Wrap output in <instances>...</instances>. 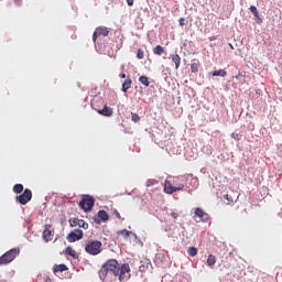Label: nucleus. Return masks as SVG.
<instances>
[{
  "instance_id": "obj_18",
  "label": "nucleus",
  "mask_w": 282,
  "mask_h": 282,
  "mask_svg": "<svg viewBox=\"0 0 282 282\" xmlns=\"http://www.w3.org/2000/svg\"><path fill=\"white\" fill-rule=\"evenodd\" d=\"M215 263H217V258L215 256H213V254H209L207 257V265L209 268H213V265H215Z\"/></svg>"
},
{
  "instance_id": "obj_1",
  "label": "nucleus",
  "mask_w": 282,
  "mask_h": 282,
  "mask_svg": "<svg viewBox=\"0 0 282 282\" xmlns=\"http://www.w3.org/2000/svg\"><path fill=\"white\" fill-rule=\"evenodd\" d=\"M109 273L113 274V276H118L120 282H128L131 279V267H129V263H123L120 267L118 260L109 259L99 270L100 280L105 281Z\"/></svg>"
},
{
  "instance_id": "obj_16",
  "label": "nucleus",
  "mask_w": 282,
  "mask_h": 282,
  "mask_svg": "<svg viewBox=\"0 0 282 282\" xmlns=\"http://www.w3.org/2000/svg\"><path fill=\"white\" fill-rule=\"evenodd\" d=\"M171 58L175 64V69H180V65H182V57H180V54H172Z\"/></svg>"
},
{
  "instance_id": "obj_6",
  "label": "nucleus",
  "mask_w": 282,
  "mask_h": 282,
  "mask_svg": "<svg viewBox=\"0 0 282 282\" xmlns=\"http://www.w3.org/2000/svg\"><path fill=\"white\" fill-rule=\"evenodd\" d=\"M15 202H19L22 206H25L29 202H32V189L25 188L24 192L15 197Z\"/></svg>"
},
{
  "instance_id": "obj_39",
  "label": "nucleus",
  "mask_w": 282,
  "mask_h": 282,
  "mask_svg": "<svg viewBox=\"0 0 282 282\" xmlns=\"http://www.w3.org/2000/svg\"><path fill=\"white\" fill-rule=\"evenodd\" d=\"M239 76H241V74H238L235 78H236V80H238L239 79Z\"/></svg>"
},
{
  "instance_id": "obj_5",
  "label": "nucleus",
  "mask_w": 282,
  "mask_h": 282,
  "mask_svg": "<svg viewBox=\"0 0 282 282\" xmlns=\"http://www.w3.org/2000/svg\"><path fill=\"white\" fill-rule=\"evenodd\" d=\"M193 219L196 224H199L200 221H203V224H208V221L210 220V216L200 207H196L194 208Z\"/></svg>"
},
{
  "instance_id": "obj_7",
  "label": "nucleus",
  "mask_w": 282,
  "mask_h": 282,
  "mask_svg": "<svg viewBox=\"0 0 282 282\" xmlns=\"http://www.w3.org/2000/svg\"><path fill=\"white\" fill-rule=\"evenodd\" d=\"M42 238L45 241V243H50L52 239H54V229L52 228V225L46 224L44 226V230L42 232Z\"/></svg>"
},
{
  "instance_id": "obj_8",
  "label": "nucleus",
  "mask_w": 282,
  "mask_h": 282,
  "mask_svg": "<svg viewBox=\"0 0 282 282\" xmlns=\"http://www.w3.org/2000/svg\"><path fill=\"white\" fill-rule=\"evenodd\" d=\"M177 191H184V184H180L177 187H175L170 181H165L164 193L167 195H173V193H177Z\"/></svg>"
},
{
  "instance_id": "obj_25",
  "label": "nucleus",
  "mask_w": 282,
  "mask_h": 282,
  "mask_svg": "<svg viewBox=\"0 0 282 282\" xmlns=\"http://www.w3.org/2000/svg\"><path fill=\"white\" fill-rule=\"evenodd\" d=\"M66 254L76 259V250H74L72 247L66 248Z\"/></svg>"
},
{
  "instance_id": "obj_24",
  "label": "nucleus",
  "mask_w": 282,
  "mask_h": 282,
  "mask_svg": "<svg viewBox=\"0 0 282 282\" xmlns=\"http://www.w3.org/2000/svg\"><path fill=\"white\" fill-rule=\"evenodd\" d=\"M187 254L189 257H197V248L195 247H189L188 250H187Z\"/></svg>"
},
{
  "instance_id": "obj_19",
  "label": "nucleus",
  "mask_w": 282,
  "mask_h": 282,
  "mask_svg": "<svg viewBox=\"0 0 282 282\" xmlns=\"http://www.w3.org/2000/svg\"><path fill=\"white\" fill-rule=\"evenodd\" d=\"M153 54H155V56H162V54H164V48L162 47V45H156L153 48Z\"/></svg>"
},
{
  "instance_id": "obj_37",
  "label": "nucleus",
  "mask_w": 282,
  "mask_h": 282,
  "mask_svg": "<svg viewBox=\"0 0 282 282\" xmlns=\"http://www.w3.org/2000/svg\"><path fill=\"white\" fill-rule=\"evenodd\" d=\"M120 78H127V74H124V73L121 74V75H120Z\"/></svg>"
},
{
  "instance_id": "obj_36",
  "label": "nucleus",
  "mask_w": 282,
  "mask_h": 282,
  "mask_svg": "<svg viewBox=\"0 0 282 282\" xmlns=\"http://www.w3.org/2000/svg\"><path fill=\"white\" fill-rule=\"evenodd\" d=\"M209 41H217V36H215V35H214V36H210V37H209Z\"/></svg>"
},
{
  "instance_id": "obj_35",
  "label": "nucleus",
  "mask_w": 282,
  "mask_h": 282,
  "mask_svg": "<svg viewBox=\"0 0 282 282\" xmlns=\"http://www.w3.org/2000/svg\"><path fill=\"white\" fill-rule=\"evenodd\" d=\"M134 0H127L128 6H133Z\"/></svg>"
},
{
  "instance_id": "obj_12",
  "label": "nucleus",
  "mask_w": 282,
  "mask_h": 282,
  "mask_svg": "<svg viewBox=\"0 0 282 282\" xmlns=\"http://www.w3.org/2000/svg\"><path fill=\"white\" fill-rule=\"evenodd\" d=\"M93 219L97 224H102V221H109V214L106 210H99Z\"/></svg>"
},
{
  "instance_id": "obj_10",
  "label": "nucleus",
  "mask_w": 282,
  "mask_h": 282,
  "mask_svg": "<svg viewBox=\"0 0 282 282\" xmlns=\"http://www.w3.org/2000/svg\"><path fill=\"white\" fill-rule=\"evenodd\" d=\"M83 239V231L80 229H75L70 231L67 236V240L69 243H74V241H80Z\"/></svg>"
},
{
  "instance_id": "obj_14",
  "label": "nucleus",
  "mask_w": 282,
  "mask_h": 282,
  "mask_svg": "<svg viewBox=\"0 0 282 282\" xmlns=\"http://www.w3.org/2000/svg\"><path fill=\"white\" fill-rule=\"evenodd\" d=\"M199 67H202L199 59H193L191 64L192 74H197V72H199Z\"/></svg>"
},
{
  "instance_id": "obj_13",
  "label": "nucleus",
  "mask_w": 282,
  "mask_h": 282,
  "mask_svg": "<svg viewBox=\"0 0 282 282\" xmlns=\"http://www.w3.org/2000/svg\"><path fill=\"white\" fill-rule=\"evenodd\" d=\"M97 113H99V116H105L106 118H111V116H113V109L105 105L104 109H97Z\"/></svg>"
},
{
  "instance_id": "obj_33",
  "label": "nucleus",
  "mask_w": 282,
  "mask_h": 282,
  "mask_svg": "<svg viewBox=\"0 0 282 282\" xmlns=\"http://www.w3.org/2000/svg\"><path fill=\"white\" fill-rule=\"evenodd\" d=\"M113 213L118 219H122V216H120V212H118V209H115Z\"/></svg>"
},
{
  "instance_id": "obj_28",
  "label": "nucleus",
  "mask_w": 282,
  "mask_h": 282,
  "mask_svg": "<svg viewBox=\"0 0 282 282\" xmlns=\"http://www.w3.org/2000/svg\"><path fill=\"white\" fill-rule=\"evenodd\" d=\"M137 58H138L139 61H142V58H144V51H142V48H139V50L137 51Z\"/></svg>"
},
{
  "instance_id": "obj_27",
  "label": "nucleus",
  "mask_w": 282,
  "mask_h": 282,
  "mask_svg": "<svg viewBox=\"0 0 282 282\" xmlns=\"http://www.w3.org/2000/svg\"><path fill=\"white\" fill-rule=\"evenodd\" d=\"M155 184H158V180L155 178H149L145 183V186H155Z\"/></svg>"
},
{
  "instance_id": "obj_22",
  "label": "nucleus",
  "mask_w": 282,
  "mask_h": 282,
  "mask_svg": "<svg viewBox=\"0 0 282 282\" xmlns=\"http://www.w3.org/2000/svg\"><path fill=\"white\" fill-rule=\"evenodd\" d=\"M13 193H15L17 195L23 193V184H15L13 186Z\"/></svg>"
},
{
  "instance_id": "obj_3",
  "label": "nucleus",
  "mask_w": 282,
  "mask_h": 282,
  "mask_svg": "<svg viewBox=\"0 0 282 282\" xmlns=\"http://www.w3.org/2000/svg\"><path fill=\"white\" fill-rule=\"evenodd\" d=\"M85 251L87 252V254L96 257L97 254H100L102 252V242L98 240L89 241L85 246Z\"/></svg>"
},
{
  "instance_id": "obj_32",
  "label": "nucleus",
  "mask_w": 282,
  "mask_h": 282,
  "mask_svg": "<svg viewBox=\"0 0 282 282\" xmlns=\"http://www.w3.org/2000/svg\"><path fill=\"white\" fill-rule=\"evenodd\" d=\"M170 215L173 219H177V217H180V214L175 212H172Z\"/></svg>"
},
{
  "instance_id": "obj_4",
  "label": "nucleus",
  "mask_w": 282,
  "mask_h": 282,
  "mask_svg": "<svg viewBox=\"0 0 282 282\" xmlns=\"http://www.w3.org/2000/svg\"><path fill=\"white\" fill-rule=\"evenodd\" d=\"M94 196L91 195H83L82 200L79 202V207L85 213H90V210L94 209V204H95Z\"/></svg>"
},
{
  "instance_id": "obj_34",
  "label": "nucleus",
  "mask_w": 282,
  "mask_h": 282,
  "mask_svg": "<svg viewBox=\"0 0 282 282\" xmlns=\"http://www.w3.org/2000/svg\"><path fill=\"white\" fill-rule=\"evenodd\" d=\"M45 282H54V280H52V278H50V275H46Z\"/></svg>"
},
{
  "instance_id": "obj_26",
  "label": "nucleus",
  "mask_w": 282,
  "mask_h": 282,
  "mask_svg": "<svg viewBox=\"0 0 282 282\" xmlns=\"http://www.w3.org/2000/svg\"><path fill=\"white\" fill-rule=\"evenodd\" d=\"M250 12H252L253 17H256V19H259V10L257 9V7L251 6L249 8Z\"/></svg>"
},
{
  "instance_id": "obj_23",
  "label": "nucleus",
  "mask_w": 282,
  "mask_h": 282,
  "mask_svg": "<svg viewBox=\"0 0 282 282\" xmlns=\"http://www.w3.org/2000/svg\"><path fill=\"white\" fill-rule=\"evenodd\" d=\"M227 72L224 69H219V70H214L212 76H221L223 78H225V76H227Z\"/></svg>"
},
{
  "instance_id": "obj_38",
  "label": "nucleus",
  "mask_w": 282,
  "mask_h": 282,
  "mask_svg": "<svg viewBox=\"0 0 282 282\" xmlns=\"http://www.w3.org/2000/svg\"><path fill=\"white\" fill-rule=\"evenodd\" d=\"M229 47L230 50H235V46L231 43H229Z\"/></svg>"
},
{
  "instance_id": "obj_9",
  "label": "nucleus",
  "mask_w": 282,
  "mask_h": 282,
  "mask_svg": "<svg viewBox=\"0 0 282 282\" xmlns=\"http://www.w3.org/2000/svg\"><path fill=\"white\" fill-rule=\"evenodd\" d=\"M69 226L72 228H83L84 230H87L89 228V224H87L84 219L78 218H70L69 219Z\"/></svg>"
},
{
  "instance_id": "obj_31",
  "label": "nucleus",
  "mask_w": 282,
  "mask_h": 282,
  "mask_svg": "<svg viewBox=\"0 0 282 282\" xmlns=\"http://www.w3.org/2000/svg\"><path fill=\"white\" fill-rule=\"evenodd\" d=\"M178 24L181 25V28H184V25H186V20L184 18H180Z\"/></svg>"
},
{
  "instance_id": "obj_21",
  "label": "nucleus",
  "mask_w": 282,
  "mask_h": 282,
  "mask_svg": "<svg viewBox=\"0 0 282 282\" xmlns=\"http://www.w3.org/2000/svg\"><path fill=\"white\" fill-rule=\"evenodd\" d=\"M117 234L122 235L123 239H129V237L132 235V232L127 229L119 230Z\"/></svg>"
},
{
  "instance_id": "obj_30",
  "label": "nucleus",
  "mask_w": 282,
  "mask_h": 282,
  "mask_svg": "<svg viewBox=\"0 0 282 282\" xmlns=\"http://www.w3.org/2000/svg\"><path fill=\"white\" fill-rule=\"evenodd\" d=\"M224 199H226L227 204H232L235 202V198L230 195H224Z\"/></svg>"
},
{
  "instance_id": "obj_20",
  "label": "nucleus",
  "mask_w": 282,
  "mask_h": 282,
  "mask_svg": "<svg viewBox=\"0 0 282 282\" xmlns=\"http://www.w3.org/2000/svg\"><path fill=\"white\" fill-rule=\"evenodd\" d=\"M139 83H141V85H144V87H149L151 85V83L149 82V77L144 75L139 77Z\"/></svg>"
},
{
  "instance_id": "obj_15",
  "label": "nucleus",
  "mask_w": 282,
  "mask_h": 282,
  "mask_svg": "<svg viewBox=\"0 0 282 282\" xmlns=\"http://www.w3.org/2000/svg\"><path fill=\"white\" fill-rule=\"evenodd\" d=\"M66 270H69L66 264H54L53 265V272L55 274H58V272H66Z\"/></svg>"
},
{
  "instance_id": "obj_17",
  "label": "nucleus",
  "mask_w": 282,
  "mask_h": 282,
  "mask_svg": "<svg viewBox=\"0 0 282 282\" xmlns=\"http://www.w3.org/2000/svg\"><path fill=\"white\" fill-rule=\"evenodd\" d=\"M132 80H131V77H127V79L123 82L122 84V91L124 94H127V91H129V89H131V85H132Z\"/></svg>"
},
{
  "instance_id": "obj_11",
  "label": "nucleus",
  "mask_w": 282,
  "mask_h": 282,
  "mask_svg": "<svg viewBox=\"0 0 282 282\" xmlns=\"http://www.w3.org/2000/svg\"><path fill=\"white\" fill-rule=\"evenodd\" d=\"M98 36H109V30L106 26H99L95 30L93 34V41L96 43Z\"/></svg>"
},
{
  "instance_id": "obj_29",
  "label": "nucleus",
  "mask_w": 282,
  "mask_h": 282,
  "mask_svg": "<svg viewBox=\"0 0 282 282\" xmlns=\"http://www.w3.org/2000/svg\"><path fill=\"white\" fill-rule=\"evenodd\" d=\"M131 120H132V122H140V117H139V115L135 113V112H132V113H131Z\"/></svg>"
},
{
  "instance_id": "obj_2",
  "label": "nucleus",
  "mask_w": 282,
  "mask_h": 282,
  "mask_svg": "<svg viewBox=\"0 0 282 282\" xmlns=\"http://www.w3.org/2000/svg\"><path fill=\"white\" fill-rule=\"evenodd\" d=\"M20 253L21 249L19 248H13L7 251L4 254L0 257V265H8V263H12V261L15 260Z\"/></svg>"
}]
</instances>
